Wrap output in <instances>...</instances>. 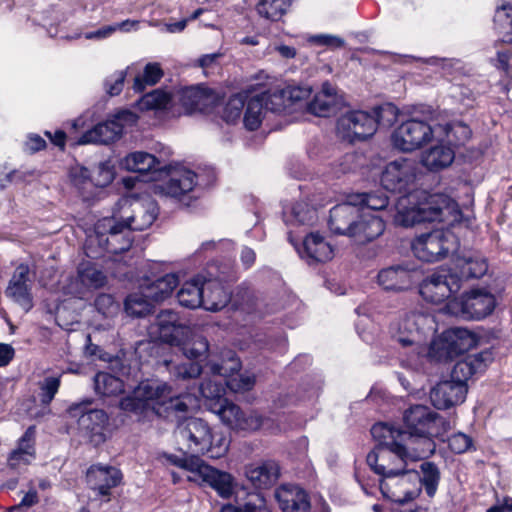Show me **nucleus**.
Listing matches in <instances>:
<instances>
[{
    "mask_svg": "<svg viewBox=\"0 0 512 512\" xmlns=\"http://www.w3.org/2000/svg\"><path fill=\"white\" fill-rule=\"evenodd\" d=\"M155 325L161 341L178 346L187 358L179 364L165 361L170 374L177 380L197 378L203 369L198 359L206 355L209 349L207 339L193 335L190 326L172 310H162L156 317Z\"/></svg>",
    "mask_w": 512,
    "mask_h": 512,
    "instance_id": "obj_1",
    "label": "nucleus"
},
{
    "mask_svg": "<svg viewBox=\"0 0 512 512\" xmlns=\"http://www.w3.org/2000/svg\"><path fill=\"white\" fill-rule=\"evenodd\" d=\"M434 330V319L431 315L420 311H411L398 321L393 322L389 331L395 342L403 348H410L416 356H420L426 352V338ZM427 354L431 360L437 362L455 358L443 332L430 343Z\"/></svg>",
    "mask_w": 512,
    "mask_h": 512,
    "instance_id": "obj_2",
    "label": "nucleus"
},
{
    "mask_svg": "<svg viewBox=\"0 0 512 512\" xmlns=\"http://www.w3.org/2000/svg\"><path fill=\"white\" fill-rule=\"evenodd\" d=\"M189 395H175L167 383L142 381L131 394L122 398L120 408L136 414L152 411L167 419H180L188 412Z\"/></svg>",
    "mask_w": 512,
    "mask_h": 512,
    "instance_id": "obj_3",
    "label": "nucleus"
},
{
    "mask_svg": "<svg viewBox=\"0 0 512 512\" xmlns=\"http://www.w3.org/2000/svg\"><path fill=\"white\" fill-rule=\"evenodd\" d=\"M178 443L185 454L181 457L207 455L218 459L226 454L229 440L221 432L213 431L209 424L200 418H188L178 424L175 431Z\"/></svg>",
    "mask_w": 512,
    "mask_h": 512,
    "instance_id": "obj_4",
    "label": "nucleus"
},
{
    "mask_svg": "<svg viewBox=\"0 0 512 512\" xmlns=\"http://www.w3.org/2000/svg\"><path fill=\"white\" fill-rule=\"evenodd\" d=\"M455 207L456 203L443 194L430 195L425 202H419L418 193H407L397 199L393 222L405 228L422 222H442Z\"/></svg>",
    "mask_w": 512,
    "mask_h": 512,
    "instance_id": "obj_5",
    "label": "nucleus"
},
{
    "mask_svg": "<svg viewBox=\"0 0 512 512\" xmlns=\"http://www.w3.org/2000/svg\"><path fill=\"white\" fill-rule=\"evenodd\" d=\"M396 117V107L390 104L376 107L373 114L360 110L350 111L338 119L337 133L351 143L363 141L374 135L378 125L390 126Z\"/></svg>",
    "mask_w": 512,
    "mask_h": 512,
    "instance_id": "obj_6",
    "label": "nucleus"
},
{
    "mask_svg": "<svg viewBox=\"0 0 512 512\" xmlns=\"http://www.w3.org/2000/svg\"><path fill=\"white\" fill-rule=\"evenodd\" d=\"M131 231L114 217H104L97 221L94 233L85 242V254L89 258H98L105 253L120 254L128 251L132 245Z\"/></svg>",
    "mask_w": 512,
    "mask_h": 512,
    "instance_id": "obj_7",
    "label": "nucleus"
},
{
    "mask_svg": "<svg viewBox=\"0 0 512 512\" xmlns=\"http://www.w3.org/2000/svg\"><path fill=\"white\" fill-rule=\"evenodd\" d=\"M439 415L425 405H413L406 409L403 414L405 441L414 447L418 443L421 448L418 452L422 457L434 451L432 437L438 433L437 422Z\"/></svg>",
    "mask_w": 512,
    "mask_h": 512,
    "instance_id": "obj_8",
    "label": "nucleus"
},
{
    "mask_svg": "<svg viewBox=\"0 0 512 512\" xmlns=\"http://www.w3.org/2000/svg\"><path fill=\"white\" fill-rule=\"evenodd\" d=\"M201 288H203V304L207 311H218L229 301V292L225 284L237 279L234 265L228 261L220 263L213 261L207 264L200 273Z\"/></svg>",
    "mask_w": 512,
    "mask_h": 512,
    "instance_id": "obj_9",
    "label": "nucleus"
},
{
    "mask_svg": "<svg viewBox=\"0 0 512 512\" xmlns=\"http://www.w3.org/2000/svg\"><path fill=\"white\" fill-rule=\"evenodd\" d=\"M168 461L175 466L186 470L187 479L199 485L209 486L224 498H230L234 491L233 477L227 473L207 465L199 457H178L169 455Z\"/></svg>",
    "mask_w": 512,
    "mask_h": 512,
    "instance_id": "obj_10",
    "label": "nucleus"
},
{
    "mask_svg": "<svg viewBox=\"0 0 512 512\" xmlns=\"http://www.w3.org/2000/svg\"><path fill=\"white\" fill-rule=\"evenodd\" d=\"M445 134L432 119L410 118L399 124L391 134L392 146L400 152H413L431 141H437V136Z\"/></svg>",
    "mask_w": 512,
    "mask_h": 512,
    "instance_id": "obj_11",
    "label": "nucleus"
},
{
    "mask_svg": "<svg viewBox=\"0 0 512 512\" xmlns=\"http://www.w3.org/2000/svg\"><path fill=\"white\" fill-rule=\"evenodd\" d=\"M422 458L418 448L410 445H376L367 455L366 462L371 470L386 479L403 472L408 459Z\"/></svg>",
    "mask_w": 512,
    "mask_h": 512,
    "instance_id": "obj_12",
    "label": "nucleus"
},
{
    "mask_svg": "<svg viewBox=\"0 0 512 512\" xmlns=\"http://www.w3.org/2000/svg\"><path fill=\"white\" fill-rule=\"evenodd\" d=\"M93 400L84 398L72 403L66 410L67 415L77 419L78 430L94 446L106 441L109 416L103 409L92 408Z\"/></svg>",
    "mask_w": 512,
    "mask_h": 512,
    "instance_id": "obj_13",
    "label": "nucleus"
},
{
    "mask_svg": "<svg viewBox=\"0 0 512 512\" xmlns=\"http://www.w3.org/2000/svg\"><path fill=\"white\" fill-rule=\"evenodd\" d=\"M154 185L155 193L189 204L191 193L197 184V175L183 166H164Z\"/></svg>",
    "mask_w": 512,
    "mask_h": 512,
    "instance_id": "obj_14",
    "label": "nucleus"
},
{
    "mask_svg": "<svg viewBox=\"0 0 512 512\" xmlns=\"http://www.w3.org/2000/svg\"><path fill=\"white\" fill-rule=\"evenodd\" d=\"M454 244L455 236L451 232L434 230L417 236L411 243V249L419 260L434 263L444 259Z\"/></svg>",
    "mask_w": 512,
    "mask_h": 512,
    "instance_id": "obj_15",
    "label": "nucleus"
},
{
    "mask_svg": "<svg viewBox=\"0 0 512 512\" xmlns=\"http://www.w3.org/2000/svg\"><path fill=\"white\" fill-rule=\"evenodd\" d=\"M382 495L398 504L408 503L420 494L419 472L406 470L379 480Z\"/></svg>",
    "mask_w": 512,
    "mask_h": 512,
    "instance_id": "obj_16",
    "label": "nucleus"
},
{
    "mask_svg": "<svg viewBox=\"0 0 512 512\" xmlns=\"http://www.w3.org/2000/svg\"><path fill=\"white\" fill-rule=\"evenodd\" d=\"M215 376L224 378V384L232 392H246L255 385V376L250 373H240L241 362L233 351H228L221 362H209L206 366Z\"/></svg>",
    "mask_w": 512,
    "mask_h": 512,
    "instance_id": "obj_17",
    "label": "nucleus"
},
{
    "mask_svg": "<svg viewBox=\"0 0 512 512\" xmlns=\"http://www.w3.org/2000/svg\"><path fill=\"white\" fill-rule=\"evenodd\" d=\"M418 164L410 158H399L385 165L380 182L382 187L391 192H407L414 186Z\"/></svg>",
    "mask_w": 512,
    "mask_h": 512,
    "instance_id": "obj_18",
    "label": "nucleus"
},
{
    "mask_svg": "<svg viewBox=\"0 0 512 512\" xmlns=\"http://www.w3.org/2000/svg\"><path fill=\"white\" fill-rule=\"evenodd\" d=\"M212 412L217 414L220 420L233 430L255 431L266 427L267 419H264L255 411L243 412L239 406L229 402L212 404Z\"/></svg>",
    "mask_w": 512,
    "mask_h": 512,
    "instance_id": "obj_19",
    "label": "nucleus"
},
{
    "mask_svg": "<svg viewBox=\"0 0 512 512\" xmlns=\"http://www.w3.org/2000/svg\"><path fill=\"white\" fill-rule=\"evenodd\" d=\"M460 289V278L451 269H440L420 285L421 296L431 303H441Z\"/></svg>",
    "mask_w": 512,
    "mask_h": 512,
    "instance_id": "obj_20",
    "label": "nucleus"
},
{
    "mask_svg": "<svg viewBox=\"0 0 512 512\" xmlns=\"http://www.w3.org/2000/svg\"><path fill=\"white\" fill-rule=\"evenodd\" d=\"M130 111H120L112 119L99 123L92 129L86 131L77 141L79 145L89 143L109 144L117 140L123 133V121L133 118Z\"/></svg>",
    "mask_w": 512,
    "mask_h": 512,
    "instance_id": "obj_21",
    "label": "nucleus"
},
{
    "mask_svg": "<svg viewBox=\"0 0 512 512\" xmlns=\"http://www.w3.org/2000/svg\"><path fill=\"white\" fill-rule=\"evenodd\" d=\"M496 297L487 289H472L461 296L460 309L467 319L480 320L489 316L496 307Z\"/></svg>",
    "mask_w": 512,
    "mask_h": 512,
    "instance_id": "obj_22",
    "label": "nucleus"
},
{
    "mask_svg": "<svg viewBox=\"0 0 512 512\" xmlns=\"http://www.w3.org/2000/svg\"><path fill=\"white\" fill-rule=\"evenodd\" d=\"M31 290L32 280L29 277V267L25 264H20L15 269L5 294L8 298L20 305L25 312H28L33 308Z\"/></svg>",
    "mask_w": 512,
    "mask_h": 512,
    "instance_id": "obj_23",
    "label": "nucleus"
},
{
    "mask_svg": "<svg viewBox=\"0 0 512 512\" xmlns=\"http://www.w3.org/2000/svg\"><path fill=\"white\" fill-rule=\"evenodd\" d=\"M351 201V194L346 201L335 205L330 209L328 227L335 235L349 236L353 230L360 208Z\"/></svg>",
    "mask_w": 512,
    "mask_h": 512,
    "instance_id": "obj_24",
    "label": "nucleus"
},
{
    "mask_svg": "<svg viewBox=\"0 0 512 512\" xmlns=\"http://www.w3.org/2000/svg\"><path fill=\"white\" fill-rule=\"evenodd\" d=\"M417 270L409 264H398L379 271L377 279L383 289L403 291L409 289L416 281Z\"/></svg>",
    "mask_w": 512,
    "mask_h": 512,
    "instance_id": "obj_25",
    "label": "nucleus"
},
{
    "mask_svg": "<svg viewBox=\"0 0 512 512\" xmlns=\"http://www.w3.org/2000/svg\"><path fill=\"white\" fill-rule=\"evenodd\" d=\"M467 392V385L449 379L439 382L431 389L430 399L435 408L449 409L462 404L466 399Z\"/></svg>",
    "mask_w": 512,
    "mask_h": 512,
    "instance_id": "obj_26",
    "label": "nucleus"
},
{
    "mask_svg": "<svg viewBox=\"0 0 512 512\" xmlns=\"http://www.w3.org/2000/svg\"><path fill=\"white\" fill-rule=\"evenodd\" d=\"M244 474L255 488L269 489L279 480L281 467L276 460H261L245 466Z\"/></svg>",
    "mask_w": 512,
    "mask_h": 512,
    "instance_id": "obj_27",
    "label": "nucleus"
},
{
    "mask_svg": "<svg viewBox=\"0 0 512 512\" xmlns=\"http://www.w3.org/2000/svg\"><path fill=\"white\" fill-rule=\"evenodd\" d=\"M493 360V354L489 350L477 354L467 355L459 360L451 371L450 380L467 385V381L476 374L483 373Z\"/></svg>",
    "mask_w": 512,
    "mask_h": 512,
    "instance_id": "obj_28",
    "label": "nucleus"
},
{
    "mask_svg": "<svg viewBox=\"0 0 512 512\" xmlns=\"http://www.w3.org/2000/svg\"><path fill=\"white\" fill-rule=\"evenodd\" d=\"M123 169L136 172L140 175H147V180L156 181L161 176L163 167L160 161L152 154L136 151L125 156L120 163Z\"/></svg>",
    "mask_w": 512,
    "mask_h": 512,
    "instance_id": "obj_29",
    "label": "nucleus"
},
{
    "mask_svg": "<svg viewBox=\"0 0 512 512\" xmlns=\"http://www.w3.org/2000/svg\"><path fill=\"white\" fill-rule=\"evenodd\" d=\"M384 230L385 223L382 218L360 211L353 230L349 233L348 237L356 244L364 245L381 236Z\"/></svg>",
    "mask_w": 512,
    "mask_h": 512,
    "instance_id": "obj_30",
    "label": "nucleus"
},
{
    "mask_svg": "<svg viewBox=\"0 0 512 512\" xmlns=\"http://www.w3.org/2000/svg\"><path fill=\"white\" fill-rule=\"evenodd\" d=\"M275 499L282 512H308L310 501L307 492L293 484H282L275 490Z\"/></svg>",
    "mask_w": 512,
    "mask_h": 512,
    "instance_id": "obj_31",
    "label": "nucleus"
},
{
    "mask_svg": "<svg viewBox=\"0 0 512 512\" xmlns=\"http://www.w3.org/2000/svg\"><path fill=\"white\" fill-rule=\"evenodd\" d=\"M122 478L119 469L112 466L92 465L87 472L90 487L109 500L110 490L116 487Z\"/></svg>",
    "mask_w": 512,
    "mask_h": 512,
    "instance_id": "obj_32",
    "label": "nucleus"
},
{
    "mask_svg": "<svg viewBox=\"0 0 512 512\" xmlns=\"http://www.w3.org/2000/svg\"><path fill=\"white\" fill-rule=\"evenodd\" d=\"M297 251L308 264L329 261L334 255L332 246L318 233L307 235L301 248H297Z\"/></svg>",
    "mask_w": 512,
    "mask_h": 512,
    "instance_id": "obj_33",
    "label": "nucleus"
},
{
    "mask_svg": "<svg viewBox=\"0 0 512 512\" xmlns=\"http://www.w3.org/2000/svg\"><path fill=\"white\" fill-rule=\"evenodd\" d=\"M76 282V288L69 292L75 296H80L84 288H102L107 282V276L96 264L83 261L78 265Z\"/></svg>",
    "mask_w": 512,
    "mask_h": 512,
    "instance_id": "obj_34",
    "label": "nucleus"
},
{
    "mask_svg": "<svg viewBox=\"0 0 512 512\" xmlns=\"http://www.w3.org/2000/svg\"><path fill=\"white\" fill-rule=\"evenodd\" d=\"M158 213L159 208L155 201H135L132 204V215L128 216L123 223L130 231H143L154 223Z\"/></svg>",
    "mask_w": 512,
    "mask_h": 512,
    "instance_id": "obj_35",
    "label": "nucleus"
},
{
    "mask_svg": "<svg viewBox=\"0 0 512 512\" xmlns=\"http://www.w3.org/2000/svg\"><path fill=\"white\" fill-rule=\"evenodd\" d=\"M452 274H457L460 283L463 280L479 279L488 270V264L484 257L479 254L458 256L454 259Z\"/></svg>",
    "mask_w": 512,
    "mask_h": 512,
    "instance_id": "obj_36",
    "label": "nucleus"
},
{
    "mask_svg": "<svg viewBox=\"0 0 512 512\" xmlns=\"http://www.w3.org/2000/svg\"><path fill=\"white\" fill-rule=\"evenodd\" d=\"M437 144L430 147L422 154V164L431 171H438L448 167L455 158L454 150L447 141H436Z\"/></svg>",
    "mask_w": 512,
    "mask_h": 512,
    "instance_id": "obj_37",
    "label": "nucleus"
},
{
    "mask_svg": "<svg viewBox=\"0 0 512 512\" xmlns=\"http://www.w3.org/2000/svg\"><path fill=\"white\" fill-rule=\"evenodd\" d=\"M223 507H230L232 512H272L262 492L242 490L238 492L235 504H227Z\"/></svg>",
    "mask_w": 512,
    "mask_h": 512,
    "instance_id": "obj_38",
    "label": "nucleus"
},
{
    "mask_svg": "<svg viewBox=\"0 0 512 512\" xmlns=\"http://www.w3.org/2000/svg\"><path fill=\"white\" fill-rule=\"evenodd\" d=\"M323 386L322 376L317 374L314 376H308L301 382L297 395H287L282 400L279 398L280 406L288 404H294L297 402H313L320 395Z\"/></svg>",
    "mask_w": 512,
    "mask_h": 512,
    "instance_id": "obj_39",
    "label": "nucleus"
},
{
    "mask_svg": "<svg viewBox=\"0 0 512 512\" xmlns=\"http://www.w3.org/2000/svg\"><path fill=\"white\" fill-rule=\"evenodd\" d=\"M254 344L263 353L274 355H283L288 350L287 337L282 331L256 333Z\"/></svg>",
    "mask_w": 512,
    "mask_h": 512,
    "instance_id": "obj_40",
    "label": "nucleus"
},
{
    "mask_svg": "<svg viewBox=\"0 0 512 512\" xmlns=\"http://www.w3.org/2000/svg\"><path fill=\"white\" fill-rule=\"evenodd\" d=\"M179 284L175 273H168L152 281L142 289L153 302H161L168 298Z\"/></svg>",
    "mask_w": 512,
    "mask_h": 512,
    "instance_id": "obj_41",
    "label": "nucleus"
},
{
    "mask_svg": "<svg viewBox=\"0 0 512 512\" xmlns=\"http://www.w3.org/2000/svg\"><path fill=\"white\" fill-rule=\"evenodd\" d=\"M200 273L186 281L177 292L178 303L188 309H196L203 304V288H201Z\"/></svg>",
    "mask_w": 512,
    "mask_h": 512,
    "instance_id": "obj_42",
    "label": "nucleus"
},
{
    "mask_svg": "<svg viewBox=\"0 0 512 512\" xmlns=\"http://www.w3.org/2000/svg\"><path fill=\"white\" fill-rule=\"evenodd\" d=\"M35 427L30 426L26 429L23 436L18 441V447L12 451L9 456V465L13 468L17 467L20 463L28 464L31 458L34 457V439Z\"/></svg>",
    "mask_w": 512,
    "mask_h": 512,
    "instance_id": "obj_43",
    "label": "nucleus"
},
{
    "mask_svg": "<svg viewBox=\"0 0 512 512\" xmlns=\"http://www.w3.org/2000/svg\"><path fill=\"white\" fill-rule=\"evenodd\" d=\"M454 357L463 354L476 344L475 335L466 328L455 327L443 332Z\"/></svg>",
    "mask_w": 512,
    "mask_h": 512,
    "instance_id": "obj_44",
    "label": "nucleus"
},
{
    "mask_svg": "<svg viewBox=\"0 0 512 512\" xmlns=\"http://www.w3.org/2000/svg\"><path fill=\"white\" fill-rule=\"evenodd\" d=\"M494 29L504 43L512 44V4L503 2L494 14Z\"/></svg>",
    "mask_w": 512,
    "mask_h": 512,
    "instance_id": "obj_45",
    "label": "nucleus"
},
{
    "mask_svg": "<svg viewBox=\"0 0 512 512\" xmlns=\"http://www.w3.org/2000/svg\"><path fill=\"white\" fill-rule=\"evenodd\" d=\"M371 435L378 442L377 445H409L405 441L406 434L387 423L374 424L371 428Z\"/></svg>",
    "mask_w": 512,
    "mask_h": 512,
    "instance_id": "obj_46",
    "label": "nucleus"
},
{
    "mask_svg": "<svg viewBox=\"0 0 512 512\" xmlns=\"http://www.w3.org/2000/svg\"><path fill=\"white\" fill-rule=\"evenodd\" d=\"M283 219L288 225H310L316 219V210L306 202H296L289 208H284Z\"/></svg>",
    "mask_w": 512,
    "mask_h": 512,
    "instance_id": "obj_47",
    "label": "nucleus"
},
{
    "mask_svg": "<svg viewBox=\"0 0 512 512\" xmlns=\"http://www.w3.org/2000/svg\"><path fill=\"white\" fill-rule=\"evenodd\" d=\"M93 381L94 390L101 397L117 396L124 391L123 381L108 372H98Z\"/></svg>",
    "mask_w": 512,
    "mask_h": 512,
    "instance_id": "obj_48",
    "label": "nucleus"
},
{
    "mask_svg": "<svg viewBox=\"0 0 512 512\" xmlns=\"http://www.w3.org/2000/svg\"><path fill=\"white\" fill-rule=\"evenodd\" d=\"M210 98L208 89L200 86L185 87L180 93V102L189 111L203 110Z\"/></svg>",
    "mask_w": 512,
    "mask_h": 512,
    "instance_id": "obj_49",
    "label": "nucleus"
},
{
    "mask_svg": "<svg viewBox=\"0 0 512 512\" xmlns=\"http://www.w3.org/2000/svg\"><path fill=\"white\" fill-rule=\"evenodd\" d=\"M437 128H441L445 134L437 136V141H447L448 144L462 145L471 137L469 126L462 122H452L438 124Z\"/></svg>",
    "mask_w": 512,
    "mask_h": 512,
    "instance_id": "obj_50",
    "label": "nucleus"
},
{
    "mask_svg": "<svg viewBox=\"0 0 512 512\" xmlns=\"http://www.w3.org/2000/svg\"><path fill=\"white\" fill-rule=\"evenodd\" d=\"M292 0H259L257 14L269 21H279L291 6Z\"/></svg>",
    "mask_w": 512,
    "mask_h": 512,
    "instance_id": "obj_51",
    "label": "nucleus"
},
{
    "mask_svg": "<svg viewBox=\"0 0 512 512\" xmlns=\"http://www.w3.org/2000/svg\"><path fill=\"white\" fill-rule=\"evenodd\" d=\"M351 201H355L354 203L360 208L361 212H365V209L383 210L389 204V198L382 191L354 193L351 194Z\"/></svg>",
    "mask_w": 512,
    "mask_h": 512,
    "instance_id": "obj_52",
    "label": "nucleus"
},
{
    "mask_svg": "<svg viewBox=\"0 0 512 512\" xmlns=\"http://www.w3.org/2000/svg\"><path fill=\"white\" fill-rule=\"evenodd\" d=\"M264 96H256L251 98L247 104L243 117V123L247 130H257L264 117Z\"/></svg>",
    "mask_w": 512,
    "mask_h": 512,
    "instance_id": "obj_53",
    "label": "nucleus"
},
{
    "mask_svg": "<svg viewBox=\"0 0 512 512\" xmlns=\"http://www.w3.org/2000/svg\"><path fill=\"white\" fill-rule=\"evenodd\" d=\"M419 468L421 472V475L419 474L420 490L424 487L426 494L433 497L440 482V470L435 463L430 461L422 462Z\"/></svg>",
    "mask_w": 512,
    "mask_h": 512,
    "instance_id": "obj_54",
    "label": "nucleus"
},
{
    "mask_svg": "<svg viewBox=\"0 0 512 512\" xmlns=\"http://www.w3.org/2000/svg\"><path fill=\"white\" fill-rule=\"evenodd\" d=\"M152 302L145 291L142 289L139 293L129 294L124 302L126 313L133 317H144L148 315L152 308Z\"/></svg>",
    "mask_w": 512,
    "mask_h": 512,
    "instance_id": "obj_55",
    "label": "nucleus"
},
{
    "mask_svg": "<svg viewBox=\"0 0 512 512\" xmlns=\"http://www.w3.org/2000/svg\"><path fill=\"white\" fill-rule=\"evenodd\" d=\"M163 76V71L158 63H148L144 67L142 75L134 78L133 90L142 93L147 86L155 85Z\"/></svg>",
    "mask_w": 512,
    "mask_h": 512,
    "instance_id": "obj_56",
    "label": "nucleus"
},
{
    "mask_svg": "<svg viewBox=\"0 0 512 512\" xmlns=\"http://www.w3.org/2000/svg\"><path fill=\"white\" fill-rule=\"evenodd\" d=\"M69 178L71 184L79 191L84 199L90 195V189L93 187L91 172L83 166H74L70 169Z\"/></svg>",
    "mask_w": 512,
    "mask_h": 512,
    "instance_id": "obj_57",
    "label": "nucleus"
},
{
    "mask_svg": "<svg viewBox=\"0 0 512 512\" xmlns=\"http://www.w3.org/2000/svg\"><path fill=\"white\" fill-rule=\"evenodd\" d=\"M199 391L202 397L205 398V406L211 412L213 403H223L226 400L224 397L225 388L222 383H216L212 380H205L201 382Z\"/></svg>",
    "mask_w": 512,
    "mask_h": 512,
    "instance_id": "obj_58",
    "label": "nucleus"
},
{
    "mask_svg": "<svg viewBox=\"0 0 512 512\" xmlns=\"http://www.w3.org/2000/svg\"><path fill=\"white\" fill-rule=\"evenodd\" d=\"M128 25H130L129 22L124 21V22H121L116 25H106V26H103L94 31H89V32H85V33L78 32L73 35H68V36H66V38L78 39L83 36L87 40L100 41V40L107 39L118 29L128 31L129 30V28L127 27Z\"/></svg>",
    "mask_w": 512,
    "mask_h": 512,
    "instance_id": "obj_59",
    "label": "nucleus"
},
{
    "mask_svg": "<svg viewBox=\"0 0 512 512\" xmlns=\"http://www.w3.org/2000/svg\"><path fill=\"white\" fill-rule=\"evenodd\" d=\"M115 178V168L111 161L100 162L91 173L93 187H106Z\"/></svg>",
    "mask_w": 512,
    "mask_h": 512,
    "instance_id": "obj_60",
    "label": "nucleus"
},
{
    "mask_svg": "<svg viewBox=\"0 0 512 512\" xmlns=\"http://www.w3.org/2000/svg\"><path fill=\"white\" fill-rule=\"evenodd\" d=\"M169 102L170 96L168 93L160 89H155L152 92L143 95L138 102V106L142 110L163 109L169 104Z\"/></svg>",
    "mask_w": 512,
    "mask_h": 512,
    "instance_id": "obj_61",
    "label": "nucleus"
},
{
    "mask_svg": "<svg viewBox=\"0 0 512 512\" xmlns=\"http://www.w3.org/2000/svg\"><path fill=\"white\" fill-rule=\"evenodd\" d=\"M244 107L245 97L243 95L236 94L231 96L223 109V120L226 123H235L239 120Z\"/></svg>",
    "mask_w": 512,
    "mask_h": 512,
    "instance_id": "obj_62",
    "label": "nucleus"
},
{
    "mask_svg": "<svg viewBox=\"0 0 512 512\" xmlns=\"http://www.w3.org/2000/svg\"><path fill=\"white\" fill-rule=\"evenodd\" d=\"M308 110L315 116L328 117L334 111V99H330L327 95L316 94L308 104Z\"/></svg>",
    "mask_w": 512,
    "mask_h": 512,
    "instance_id": "obj_63",
    "label": "nucleus"
},
{
    "mask_svg": "<svg viewBox=\"0 0 512 512\" xmlns=\"http://www.w3.org/2000/svg\"><path fill=\"white\" fill-rule=\"evenodd\" d=\"M490 63L507 77L512 78V49L498 50L495 58Z\"/></svg>",
    "mask_w": 512,
    "mask_h": 512,
    "instance_id": "obj_64",
    "label": "nucleus"
}]
</instances>
